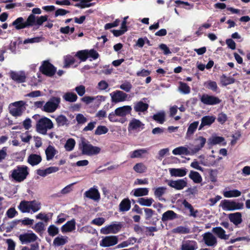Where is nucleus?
<instances>
[{"mask_svg": "<svg viewBox=\"0 0 250 250\" xmlns=\"http://www.w3.org/2000/svg\"><path fill=\"white\" fill-rule=\"evenodd\" d=\"M203 239L205 244L209 247H214L217 244V240L212 233L206 232L203 235Z\"/></svg>", "mask_w": 250, "mask_h": 250, "instance_id": "obj_12", "label": "nucleus"}, {"mask_svg": "<svg viewBox=\"0 0 250 250\" xmlns=\"http://www.w3.org/2000/svg\"><path fill=\"white\" fill-rule=\"evenodd\" d=\"M206 143V139L202 136H199L195 140V146L192 151L193 153H196L200 150L205 146Z\"/></svg>", "mask_w": 250, "mask_h": 250, "instance_id": "obj_18", "label": "nucleus"}, {"mask_svg": "<svg viewBox=\"0 0 250 250\" xmlns=\"http://www.w3.org/2000/svg\"><path fill=\"white\" fill-rule=\"evenodd\" d=\"M30 210L31 209L33 212H36L39 210L41 208V204L40 202L36 200L29 201Z\"/></svg>", "mask_w": 250, "mask_h": 250, "instance_id": "obj_43", "label": "nucleus"}, {"mask_svg": "<svg viewBox=\"0 0 250 250\" xmlns=\"http://www.w3.org/2000/svg\"><path fill=\"white\" fill-rule=\"evenodd\" d=\"M221 206L225 210H235L243 208V203L236 202L233 200H224L221 202Z\"/></svg>", "mask_w": 250, "mask_h": 250, "instance_id": "obj_6", "label": "nucleus"}, {"mask_svg": "<svg viewBox=\"0 0 250 250\" xmlns=\"http://www.w3.org/2000/svg\"><path fill=\"white\" fill-rule=\"evenodd\" d=\"M165 113L164 111H161L154 114L152 118L157 123L162 124L165 121Z\"/></svg>", "mask_w": 250, "mask_h": 250, "instance_id": "obj_33", "label": "nucleus"}, {"mask_svg": "<svg viewBox=\"0 0 250 250\" xmlns=\"http://www.w3.org/2000/svg\"><path fill=\"white\" fill-rule=\"evenodd\" d=\"M223 194L226 198L237 197L241 195V192L237 189H233L226 191Z\"/></svg>", "mask_w": 250, "mask_h": 250, "instance_id": "obj_38", "label": "nucleus"}, {"mask_svg": "<svg viewBox=\"0 0 250 250\" xmlns=\"http://www.w3.org/2000/svg\"><path fill=\"white\" fill-rule=\"evenodd\" d=\"M112 233H117L120 231L123 227V224L121 222L118 224H113L109 225Z\"/></svg>", "mask_w": 250, "mask_h": 250, "instance_id": "obj_51", "label": "nucleus"}, {"mask_svg": "<svg viewBox=\"0 0 250 250\" xmlns=\"http://www.w3.org/2000/svg\"><path fill=\"white\" fill-rule=\"evenodd\" d=\"M189 177L193 180L195 183H200L202 181V178L199 172L193 170L190 171Z\"/></svg>", "mask_w": 250, "mask_h": 250, "instance_id": "obj_34", "label": "nucleus"}, {"mask_svg": "<svg viewBox=\"0 0 250 250\" xmlns=\"http://www.w3.org/2000/svg\"><path fill=\"white\" fill-rule=\"evenodd\" d=\"M228 117L227 115L223 112L219 113L217 117V121L221 124H224L227 120Z\"/></svg>", "mask_w": 250, "mask_h": 250, "instance_id": "obj_62", "label": "nucleus"}, {"mask_svg": "<svg viewBox=\"0 0 250 250\" xmlns=\"http://www.w3.org/2000/svg\"><path fill=\"white\" fill-rule=\"evenodd\" d=\"M42 160V159L40 155L31 154L28 157L27 162L32 166H34L40 163Z\"/></svg>", "mask_w": 250, "mask_h": 250, "instance_id": "obj_22", "label": "nucleus"}, {"mask_svg": "<svg viewBox=\"0 0 250 250\" xmlns=\"http://www.w3.org/2000/svg\"><path fill=\"white\" fill-rule=\"evenodd\" d=\"M132 85L129 82H126L122 84L120 86V88L125 91V92H128L130 91L131 89L132 88Z\"/></svg>", "mask_w": 250, "mask_h": 250, "instance_id": "obj_60", "label": "nucleus"}, {"mask_svg": "<svg viewBox=\"0 0 250 250\" xmlns=\"http://www.w3.org/2000/svg\"><path fill=\"white\" fill-rule=\"evenodd\" d=\"M178 218V214L174 211L168 210L165 212L162 217V221L166 222L169 220H173Z\"/></svg>", "mask_w": 250, "mask_h": 250, "instance_id": "obj_20", "label": "nucleus"}, {"mask_svg": "<svg viewBox=\"0 0 250 250\" xmlns=\"http://www.w3.org/2000/svg\"><path fill=\"white\" fill-rule=\"evenodd\" d=\"M75 2H79L78 3H76L74 6L75 7L80 8L81 9L85 8L86 7H89L90 6H93L95 4V2L93 3H88L86 0H72Z\"/></svg>", "mask_w": 250, "mask_h": 250, "instance_id": "obj_30", "label": "nucleus"}, {"mask_svg": "<svg viewBox=\"0 0 250 250\" xmlns=\"http://www.w3.org/2000/svg\"><path fill=\"white\" fill-rule=\"evenodd\" d=\"M144 209L145 213L146 220H149L155 214V211L149 208H144Z\"/></svg>", "mask_w": 250, "mask_h": 250, "instance_id": "obj_57", "label": "nucleus"}, {"mask_svg": "<svg viewBox=\"0 0 250 250\" xmlns=\"http://www.w3.org/2000/svg\"><path fill=\"white\" fill-rule=\"evenodd\" d=\"M29 201H22L20 203L18 208L22 213L29 212L30 207H29Z\"/></svg>", "mask_w": 250, "mask_h": 250, "instance_id": "obj_36", "label": "nucleus"}, {"mask_svg": "<svg viewBox=\"0 0 250 250\" xmlns=\"http://www.w3.org/2000/svg\"><path fill=\"white\" fill-rule=\"evenodd\" d=\"M167 185L177 190H182L187 186V178L177 180H167Z\"/></svg>", "mask_w": 250, "mask_h": 250, "instance_id": "obj_11", "label": "nucleus"}, {"mask_svg": "<svg viewBox=\"0 0 250 250\" xmlns=\"http://www.w3.org/2000/svg\"><path fill=\"white\" fill-rule=\"evenodd\" d=\"M10 77L13 81L18 83H22L26 81V77L23 72L18 73L11 71L10 73Z\"/></svg>", "mask_w": 250, "mask_h": 250, "instance_id": "obj_16", "label": "nucleus"}, {"mask_svg": "<svg viewBox=\"0 0 250 250\" xmlns=\"http://www.w3.org/2000/svg\"><path fill=\"white\" fill-rule=\"evenodd\" d=\"M56 154V150L52 146H49L45 150V154L47 160H51Z\"/></svg>", "mask_w": 250, "mask_h": 250, "instance_id": "obj_40", "label": "nucleus"}, {"mask_svg": "<svg viewBox=\"0 0 250 250\" xmlns=\"http://www.w3.org/2000/svg\"><path fill=\"white\" fill-rule=\"evenodd\" d=\"M147 150L146 149L142 148L135 150L130 153L131 158H140L142 154L146 153Z\"/></svg>", "mask_w": 250, "mask_h": 250, "instance_id": "obj_39", "label": "nucleus"}, {"mask_svg": "<svg viewBox=\"0 0 250 250\" xmlns=\"http://www.w3.org/2000/svg\"><path fill=\"white\" fill-rule=\"evenodd\" d=\"M210 143L213 145L221 144L223 146H226V145L225 138L220 136H215L213 137L210 141Z\"/></svg>", "mask_w": 250, "mask_h": 250, "instance_id": "obj_45", "label": "nucleus"}, {"mask_svg": "<svg viewBox=\"0 0 250 250\" xmlns=\"http://www.w3.org/2000/svg\"><path fill=\"white\" fill-rule=\"evenodd\" d=\"M212 231L221 239L227 240L229 239V235L226 234L225 230L221 227L213 228Z\"/></svg>", "mask_w": 250, "mask_h": 250, "instance_id": "obj_21", "label": "nucleus"}, {"mask_svg": "<svg viewBox=\"0 0 250 250\" xmlns=\"http://www.w3.org/2000/svg\"><path fill=\"white\" fill-rule=\"evenodd\" d=\"M79 149L81 151L82 155L92 156L97 155L101 151V148L96 146H93L85 138H82L79 143Z\"/></svg>", "mask_w": 250, "mask_h": 250, "instance_id": "obj_2", "label": "nucleus"}, {"mask_svg": "<svg viewBox=\"0 0 250 250\" xmlns=\"http://www.w3.org/2000/svg\"><path fill=\"white\" fill-rule=\"evenodd\" d=\"M75 56L78 58L81 61L85 62L88 59V52L87 50H82L78 51Z\"/></svg>", "mask_w": 250, "mask_h": 250, "instance_id": "obj_41", "label": "nucleus"}, {"mask_svg": "<svg viewBox=\"0 0 250 250\" xmlns=\"http://www.w3.org/2000/svg\"><path fill=\"white\" fill-rule=\"evenodd\" d=\"M108 131V129L104 125H99L95 131V134L101 135L106 134Z\"/></svg>", "mask_w": 250, "mask_h": 250, "instance_id": "obj_54", "label": "nucleus"}, {"mask_svg": "<svg viewBox=\"0 0 250 250\" xmlns=\"http://www.w3.org/2000/svg\"><path fill=\"white\" fill-rule=\"evenodd\" d=\"M76 144L75 140L73 138L68 139L64 145V147L67 151H71L73 149Z\"/></svg>", "mask_w": 250, "mask_h": 250, "instance_id": "obj_47", "label": "nucleus"}, {"mask_svg": "<svg viewBox=\"0 0 250 250\" xmlns=\"http://www.w3.org/2000/svg\"><path fill=\"white\" fill-rule=\"evenodd\" d=\"M144 125L140 120L134 118L130 122L128 125V130H136Z\"/></svg>", "mask_w": 250, "mask_h": 250, "instance_id": "obj_28", "label": "nucleus"}, {"mask_svg": "<svg viewBox=\"0 0 250 250\" xmlns=\"http://www.w3.org/2000/svg\"><path fill=\"white\" fill-rule=\"evenodd\" d=\"M118 243V237L116 236H108L103 238L100 242V246L107 247L114 246Z\"/></svg>", "mask_w": 250, "mask_h": 250, "instance_id": "obj_15", "label": "nucleus"}, {"mask_svg": "<svg viewBox=\"0 0 250 250\" xmlns=\"http://www.w3.org/2000/svg\"><path fill=\"white\" fill-rule=\"evenodd\" d=\"M75 90L80 96H83L85 92V87L83 85H80L76 86Z\"/></svg>", "mask_w": 250, "mask_h": 250, "instance_id": "obj_63", "label": "nucleus"}, {"mask_svg": "<svg viewBox=\"0 0 250 250\" xmlns=\"http://www.w3.org/2000/svg\"><path fill=\"white\" fill-rule=\"evenodd\" d=\"M63 98L66 101L74 102L78 99L77 95L73 92H67L63 95Z\"/></svg>", "mask_w": 250, "mask_h": 250, "instance_id": "obj_44", "label": "nucleus"}, {"mask_svg": "<svg viewBox=\"0 0 250 250\" xmlns=\"http://www.w3.org/2000/svg\"><path fill=\"white\" fill-rule=\"evenodd\" d=\"M29 174V168L25 165H18L11 171L10 176L17 182H21Z\"/></svg>", "mask_w": 250, "mask_h": 250, "instance_id": "obj_3", "label": "nucleus"}, {"mask_svg": "<svg viewBox=\"0 0 250 250\" xmlns=\"http://www.w3.org/2000/svg\"><path fill=\"white\" fill-rule=\"evenodd\" d=\"M88 52V58H91L93 60H96L99 57L98 53L94 49H91L90 50H87Z\"/></svg>", "mask_w": 250, "mask_h": 250, "instance_id": "obj_61", "label": "nucleus"}, {"mask_svg": "<svg viewBox=\"0 0 250 250\" xmlns=\"http://www.w3.org/2000/svg\"><path fill=\"white\" fill-rule=\"evenodd\" d=\"M179 88L180 90L185 94H188L190 92V88L186 83L181 82Z\"/></svg>", "mask_w": 250, "mask_h": 250, "instance_id": "obj_50", "label": "nucleus"}, {"mask_svg": "<svg viewBox=\"0 0 250 250\" xmlns=\"http://www.w3.org/2000/svg\"><path fill=\"white\" fill-rule=\"evenodd\" d=\"M200 101L204 104L209 105H216L221 102V100L218 97L207 94H203L200 97Z\"/></svg>", "mask_w": 250, "mask_h": 250, "instance_id": "obj_9", "label": "nucleus"}, {"mask_svg": "<svg viewBox=\"0 0 250 250\" xmlns=\"http://www.w3.org/2000/svg\"><path fill=\"white\" fill-rule=\"evenodd\" d=\"M33 229L37 233H42L45 230V225L42 222H39L37 223Z\"/></svg>", "mask_w": 250, "mask_h": 250, "instance_id": "obj_53", "label": "nucleus"}, {"mask_svg": "<svg viewBox=\"0 0 250 250\" xmlns=\"http://www.w3.org/2000/svg\"><path fill=\"white\" fill-rule=\"evenodd\" d=\"M75 62V59L71 56H66L64 59V65L63 67H69L71 65L74 64Z\"/></svg>", "mask_w": 250, "mask_h": 250, "instance_id": "obj_52", "label": "nucleus"}, {"mask_svg": "<svg viewBox=\"0 0 250 250\" xmlns=\"http://www.w3.org/2000/svg\"><path fill=\"white\" fill-rule=\"evenodd\" d=\"M154 200L152 198H144L141 197L138 198L137 202L141 206L150 207L154 202Z\"/></svg>", "mask_w": 250, "mask_h": 250, "instance_id": "obj_35", "label": "nucleus"}, {"mask_svg": "<svg viewBox=\"0 0 250 250\" xmlns=\"http://www.w3.org/2000/svg\"><path fill=\"white\" fill-rule=\"evenodd\" d=\"M26 103L23 101H17L9 105L10 114L14 117L21 116L26 110Z\"/></svg>", "mask_w": 250, "mask_h": 250, "instance_id": "obj_4", "label": "nucleus"}, {"mask_svg": "<svg viewBox=\"0 0 250 250\" xmlns=\"http://www.w3.org/2000/svg\"><path fill=\"white\" fill-rule=\"evenodd\" d=\"M198 125V121H195L189 125L186 133L187 137H190L194 134L197 128Z\"/></svg>", "mask_w": 250, "mask_h": 250, "instance_id": "obj_32", "label": "nucleus"}, {"mask_svg": "<svg viewBox=\"0 0 250 250\" xmlns=\"http://www.w3.org/2000/svg\"><path fill=\"white\" fill-rule=\"evenodd\" d=\"M78 124H83L87 121V119L82 114H78L76 117Z\"/></svg>", "mask_w": 250, "mask_h": 250, "instance_id": "obj_64", "label": "nucleus"}, {"mask_svg": "<svg viewBox=\"0 0 250 250\" xmlns=\"http://www.w3.org/2000/svg\"><path fill=\"white\" fill-rule=\"evenodd\" d=\"M131 208V202L128 198L124 199L119 204V210L121 212L128 211Z\"/></svg>", "mask_w": 250, "mask_h": 250, "instance_id": "obj_24", "label": "nucleus"}, {"mask_svg": "<svg viewBox=\"0 0 250 250\" xmlns=\"http://www.w3.org/2000/svg\"><path fill=\"white\" fill-rule=\"evenodd\" d=\"M228 217L229 221L236 226H238L243 221L242 214L239 212L230 213L229 214Z\"/></svg>", "mask_w": 250, "mask_h": 250, "instance_id": "obj_17", "label": "nucleus"}, {"mask_svg": "<svg viewBox=\"0 0 250 250\" xmlns=\"http://www.w3.org/2000/svg\"><path fill=\"white\" fill-rule=\"evenodd\" d=\"M47 231L50 236H54L58 234L59 229L55 226L51 225L48 227Z\"/></svg>", "mask_w": 250, "mask_h": 250, "instance_id": "obj_55", "label": "nucleus"}, {"mask_svg": "<svg viewBox=\"0 0 250 250\" xmlns=\"http://www.w3.org/2000/svg\"><path fill=\"white\" fill-rule=\"evenodd\" d=\"M6 214L8 218H13L17 215L18 213L14 208H10L7 210Z\"/></svg>", "mask_w": 250, "mask_h": 250, "instance_id": "obj_58", "label": "nucleus"}, {"mask_svg": "<svg viewBox=\"0 0 250 250\" xmlns=\"http://www.w3.org/2000/svg\"><path fill=\"white\" fill-rule=\"evenodd\" d=\"M220 82L222 85L227 86L233 83L235 79L231 77H227L225 74H223L220 77Z\"/></svg>", "mask_w": 250, "mask_h": 250, "instance_id": "obj_29", "label": "nucleus"}, {"mask_svg": "<svg viewBox=\"0 0 250 250\" xmlns=\"http://www.w3.org/2000/svg\"><path fill=\"white\" fill-rule=\"evenodd\" d=\"M132 192H133V195L136 197H142L146 196L148 194L149 190L146 188H139L134 189Z\"/></svg>", "mask_w": 250, "mask_h": 250, "instance_id": "obj_27", "label": "nucleus"}, {"mask_svg": "<svg viewBox=\"0 0 250 250\" xmlns=\"http://www.w3.org/2000/svg\"><path fill=\"white\" fill-rule=\"evenodd\" d=\"M167 188L164 187H160L154 189V194L156 198L161 200V197L165 194Z\"/></svg>", "mask_w": 250, "mask_h": 250, "instance_id": "obj_42", "label": "nucleus"}, {"mask_svg": "<svg viewBox=\"0 0 250 250\" xmlns=\"http://www.w3.org/2000/svg\"><path fill=\"white\" fill-rule=\"evenodd\" d=\"M84 197L92 199L95 201H98L100 199V193L98 189L93 187L90 188L84 193Z\"/></svg>", "mask_w": 250, "mask_h": 250, "instance_id": "obj_14", "label": "nucleus"}, {"mask_svg": "<svg viewBox=\"0 0 250 250\" xmlns=\"http://www.w3.org/2000/svg\"><path fill=\"white\" fill-rule=\"evenodd\" d=\"M30 233H24L19 235V238L22 244H26L36 241L38 236L30 231Z\"/></svg>", "mask_w": 250, "mask_h": 250, "instance_id": "obj_10", "label": "nucleus"}, {"mask_svg": "<svg viewBox=\"0 0 250 250\" xmlns=\"http://www.w3.org/2000/svg\"><path fill=\"white\" fill-rule=\"evenodd\" d=\"M202 120L206 125L209 126L215 122V117L213 116H205L202 118Z\"/></svg>", "mask_w": 250, "mask_h": 250, "instance_id": "obj_49", "label": "nucleus"}, {"mask_svg": "<svg viewBox=\"0 0 250 250\" xmlns=\"http://www.w3.org/2000/svg\"><path fill=\"white\" fill-rule=\"evenodd\" d=\"M169 172L171 176L183 177L187 174V169L185 168H170Z\"/></svg>", "mask_w": 250, "mask_h": 250, "instance_id": "obj_23", "label": "nucleus"}, {"mask_svg": "<svg viewBox=\"0 0 250 250\" xmlns=\"http://www.w3.org/2000/svg\"><path fill=\"white\" fill-rule=\"evenodd\" d=\"M132 108L130 105H124L117 108L115 111V114L119 117H125L127 114L130 113Z\"/></svg>", "mask_w": 250, "mask_h": 250, "instance_id": "obj_19", "label": "nucleus"}, {"mask_svg": "<svg viewBox=\"0 0 250 250\" xmlns=\"http://www.w3.org/2000/svg\"><path fill=\"white\" fill-rule=\"evenodd\" d=\"M76 228L75 221L72 220L67 221L63 225V232H71L75 230Z\"/></svg>", "mask_w": 250, "mask_h": 250, "instance_id": "obj_31", "label": "nucleus"}, {"mask_svg": "<svg viewBox=\"0 0 250 250\" xmlns=\"http://www.w3.org/2000/svg\"><path fill=\"white\" fill-rule=\"evenodd\" d=\"M174 233H180V234H187L189 233L190 229L188 228L179 226L175 228L173 230Z\"/></svg>", "mask_w": 250, "mask_h": 250, "instance_id": "obj_48", "label": "nucleus"}, {"mask_svg": "<svg viewBox=\"0 0 250 250\" xmlns=\"http://www.w3.org/2000/svg\"><path fill=\"white\" fill-rule=\"evenodd\" d=\"M197 249V244L195 241H188L181 247V250H195Z\"/></svg>", "mask_w": 250, "mask_h": 250, "instance_id": "obj_26", "label": "nucleus"}, {"mask_svg": "<svg viewBox=\"0 0 250 250\" xmlns=\"http://www.w3.org/2000/svg\"><path fill=\"white\" fill-rule=\"evenodd\" d=\"M172 153L174 155L184 154L188 155L189 154V152L187 147L184 146H179L174 148L172 150Z\"/></svg>", "mask_w": 250, "mask_h": 250, "instance_id": "obj_37", "label": "nucleus"}, {"mask_svg": "<svg viewBox=\"0 0 250 250\" xmlns=\"http://www.w3.org/2000/svg\"><path fill=\"white\" fill-rule=\"evenodd\" d=\"M61 102L60 98L53 97L47 102L42 107V111L48 113L54 112L58 108Z\"/></svg>", "mask_w": 250, "mask_h": 250, "instance_id": "obj_8", "label": "nucleus"}, {"mask_svg": "<svg viewBox=\"0 0 250 250\" xmlns=\"http://www.w3.org/2000/svg\"><path fill=\"white\" fill-rule=\"evenodd\" d=\"M111 101L115 103H118L121 102L125 101L127 96V95L120 90H116L110 93Z\"/></svg>", "mask_w": 250, "mask_h": 250, "instance_id": "obj_13", "label": "nucleus"}, {"mask_svg": "<svg viewBox=\"0 0 250 250\" xmlns=\"http://www.w3.org/2000/svg\"><path fill=\"white\" fill-rule=\"evenodd\" d=\"M206 87L214 92H216L218 89L216 82L212 81H209L207 82Z\"/></svg>", "mask_w": 250, "mask_h": 250, "instance_id": "obj_56", "label": "nucleus"}, {"mask_svg": "<svg viewBox=\"0 0 250 250\" xmlns=\"http://www.w3.org/2000/svg\"><path fill=\"white\" fill-rule=\"evenodd\" d=\"M149 107L148 104L142 101H139L134 104V109L136 112H145Z\"/></svg>", "mask_w": 250, "mask_h": 250, "instance_id": "obj_25", "label": "nucleus"}, {"mask_svg": "<svg viewBox=\"0 0 250 250\" xmlns=\"http://www.w3.org/2000/svg\"><path fill=\"white\" fill-rule=\"evenodd\" d=\"M36 218L37 219H40L43 220L44 222L47 223L50 219L48 214H46L44 213L41 212L36 216Z\"/></svg>", "mask_w": 250, "mask_h": 250, "instance_id": "obj_59", "label": "nucleus"}, {"mask_svg": "<svg viewBox=\"0 0 250 250\" xmlns=\"http://www.w3.org/2000/svg\"><path fill=\"white\" fill-rule=\"evenodd\" d=\"M39 69L42 74L48 77H52L57 71L56 68L49 61H43Z\"/></svg>", "mask_w": 250, "mask_h": 250, "instance_id": "obj_7", "label": "nucleus"}, {"mask_svg": "<svg viewBox=\"0 0 250 250\" xmlns=\"http://www.w3.org/2000/svg\"><path fill=\"white\" fill-rule=\"evenodd\" d=\"M146 167L142 163H137L133 167V169L137 173H142L146 172Z\"/></svg>", "mask_w": 250, "mask_h": 250, "instance_id": "obj_46", "label": "nucleus"}, {"mask_svg": "<svg viewBox=\"0 0 250 250\" xmlns=\"http://www.w3.org/2000/svg\"><path fill=\"white\" fill-rule=\"evenodd\" d=\"M53 127L52 121L45 117H42L37 121L36 124V130L41 134H46L48 129H50Z\"/></svg>", "mask_w": 250, "mask_h": 250, "instance_id": "obj_5", "label": "nucleus"}, {"mask_svg": "<svg viewBox=\"0 0 250 250\" xmlns=\"http://www.w3.org/2000/svg\"><path fill=\"white\" fill-rule=\"evenodd\" d=\"M47 16L36 17L33 14H30L26 21L22 17H20L13 21L9 26H14L16 30H19L34 25H41L47 20Z\"/></svg>", "mask_w": 250, "mask_h": 250, "instance_id": "obj_1", "label": "nucleus"}]
</instances>
